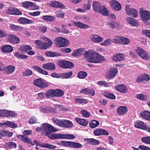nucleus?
I'll list each match as a JSON object with an SVG mask.
<instances>
[{
    "label": "nucleus",
    "instance_id": "obj_59",
    "mask_svg": "<svg viewBox=\"0 0 150 150\" xmlns=\"http://www.w3.org/2000/svg\"><path fill=\"white\" fill-rule=\"evenodd\" d=\"M122 36H118L115 37L112 40V41L114 43L118 44L121 43Z\"/></svg>",
    "mask_w": 150,
    "mask_h": 150
},
{
    "label": "nucleus",
    "instance_id": "obj_20",
    "mask_svg": "<svg viewBox=\"0 0 150 150\" xmlns=\"http://www.w3.org/2000/svg\"><path fill=\"white\" fill-rule=\"evenodd\" d=\"M40 111L42 112L48 113L49 112H50L54 113L55 112L54 109L50 107L42 106L40 108Z\"/></svg>",
    "mask_w": 150,
    "mask_h": 150
},
{
    "label": "nucleus",
    "instance_id": "obj_52",
    "mask_svg": "<svg viewBox=\"0 0 150 150\" xmlns=\"http://www.w3.org/2000/svg\"><path fill=\"white\" fill-rule=\"evenodd\" d=\"M61 78L63 79H68L71 77L72 75V72L70 71L68 73H63L61 74Z\"/></svg>",
    "mask_w": 150,
    "mask_h": 150
},
{
    "label": "nucleus",
    "instance_id": "obj_21",
    "mask_svg": "<svg viewBox=\"0 0 150 150\" xmlns=\"http://www.w3.org/2000/svg\"><path fill=\"white\" fill-rule=\"evenodd\" d=\"M126 20L128 23L134 26H137L138 25V21L135 18L127 17L126 18Z\"/></svg>",
    "mask_w": 150,
    "mask_h": 150
},
{
    "label": "nucleus",
    "instance_id": "obj_6",
    "mask_svg": "<svg viewBox=\"0 0 150 150\" xmlns=\"http://www.w3.org/2000/svg\"><path fill=\"white\" fill-rule=\"evenodd\" d=\"M140 13L142 20L146 24L147 21L150 19V12L141 9Z\"/></svg>",
    "mask_w": 150,
    "mask_h": 150
},
{
    "label": "nucleus",
    "instance_id": "obj_32",
    "mask_svg": "<svg viewBox=\"0 0 150 150\" xmlns=\"http://www.w3.org/2000/svg\"><path fill=\"white\" fill-rule=\"evenodd\" d=\"M75 120L77 123L84 126H86L88 123L87 121L85 119L76 117L75 118Z\"/></svg>",
    "mask_w": 150,
    "mask_h": 150
},
{
    "label": "nucleus",
    "instance_id": "obj_26",
    "mask_svg": "<svg viewBox=\"0 0 150 150\" xmlns=\"http://www.w3.org/2000/svg\"><path fill=\"white\" fill-rule=\"evenodd\" d=\"M9 40L11 43L17 44L19 43L20 40L19 38L13 35H10L9 38Z\"/></svg>",
    "mask_w": 150,
    "mask_h": 150
},
{
    "label": "nucleus",
    "instance_id": "obj_48",
    "mask_svg": "<svg viewBox=\"0 0 150 150\" xmlns=\"http://www.w3.org/2000/svg\"><path fill=\"white\" fill-rule=\"evenodd\" d=\"M4 124L5 125L13 128H16L17 127L16 124L13 122L9 121H6L4 123Z\"/></svg>",
    "mask_w": 150,
    "mask_h": 150
},
{
    "label": "nucleus",
    "instance_id": "obj_62",
    "mask_svg": "<svg viewBox=\"0 0 150 150\" xmlns=\"http://www.w3.org/2000/svg\"><path fill=\"white\" fill-rule=\"evenodd\" d=\"M81 112L82 115L84 117H88L90 116V113L84 110H81Z\"/></svg>",
    "mask_w": 150,
    "mask_h": 150
},
{
    "label": "nucleus",
    "instance_id": "obj_11",
    "mask_svg": "<svg viewBox=\"0 0 150 150\" xmlns=\"http://www.w3.org/2000/svg\"><path fill=\"white\" fill-rule=\"evenodd\" d=\"M94 134L96 136H98L101 135H108L109 133L104 129L101 128H97L95 129L93 131Z\"/></svg>",
    "mask_w": 150,
    "mask_h": 150
},
{
    "label": "nucleus",
    "instance_id": "obj_42",
    "mask_svg": "<svg viewBox=\"0 0 150 150\" xmlns=\"http://www.w3.org/2000/svg\"><path fill=\"white\" fill-rule=\"evenodd\" d=\"M20 50L23 52H26L28 50H31L32 48L30 45H24L20 47Z\"/></svg>",
    "mask_w": 150,
    "mask_h": 150
},
{
    "label": "nucleus",
    "instance_id": "obj_37",
    "mask_svg": "<svg viewBox=\"0 0 150 150\" xmlns=\"http://www.w3.org/2000/svg\"><path fill=\"white\" fill-rule=\"evenodd\" d=\"M54 97H61L64 94V91L60 89H57L54 90Z\"/></svg>",
    "mask_w": 150,
    "mask_h": 150
},
{
    "label": "nucleus",
    "instance_id": "obj_4",
    "mask_svg": "<svg viewBox=\"0 0 150 150\" xmlns=\"http://www.w3.org/2000/svg\"><path fill=\"white\" fill-rule=\"evenodd\" d=\"M125 9L126 13L129 16L133 17H136L138 16V11L132 8L131 5H125Z\"/></svg>",
    "mask_w": 150,
    "mask_h": 150
},
{
    "label": "nucleus",
    "instance_id": "obj_10",
    "mask_svg": "<svg viewBox=\"0 0 150 150\" xmlns=\"http://www.w3.org/2000/svg\"><path fill=\"white\" fill-rule=\"evenodd\" d=\"M58 64L61 67L65 68H71L73 67V64L71 62L63 60H59Z\"/></svg>",
    "mask_w": 150,
    "mask_h": 150
},
{
    "label": "nucleus",
    "instance_id": "obj_45",
    "mask_svg": "<svg viewBox=\"0 0 150 150\" xmlns=\"http://www.w3.org/2000/svg\"><path fill=\"white\" fill-rule=\"evenodd\" d=\"M74 24L77 27L82 28H87L89 27L87 25L80 22H74Z\"/></svg>",
    "mask_w": 150,
    "mask_h": 150
},
{
    "label": "nucleus",
    "instance_id": "obj_46",
    "mask_svg": "<svg viewBox=\"0 0 150 150\" xmlns=\"http://www.w3.org/2000/svg\"><path fill=\"white\" fill-rule=\"evenodd\" d=\"M86 141L92 145H98L100 143L98 141L93 139H87Z\"/></svg>",
    "mask_w": 150,
    "mask_h": 150
},
{
    "label": "nucleus",
    "instance_id": "obj_24",
    "mask_svg": "<svg viewBox=\"0 0 150 150\" xmlns=\"http://www.w3.org/2000/svg\"><path fill=\"white\" fill-rule=\"evenodd\" d=\"M85 51V49L79 48L74 50L72 53V55L74 56L78 57L82 54Z\"/></svg>",
    "mask_w": 150,
    "mask_h": 150
},
{
    "label": "nucleus",
    "instance_id": "obj_54",
    "mask_svg": "<svg viewBox=\"0 0 150 150\" xmlns=\"http://www.w3.org/2000/svg\"><path fill=\"white\" fill-rule=\"evenodd\" d=\"M130 42V40L129 39L126 38L122 37L121 44L123 45H128Z\"/></svg>",
    "mask_w": 150,
    "mask_h": 150
},
{
    "label": "nucleus",
    "instance_id": "obj_64",
    "mask_svg": "<svg viewBox=\"0 0 150 150\" xmlns=\"http://www.w3.org/2000/svg\"><path fill=\"white\" fill-rule=\"evenodd\" d=\"M111 39H107L103 42L101 43L100 45L102 46H106L110 44L111 42Z\"/></svg>",
    "mask_w": 150,
    "mask_h": 150
},
{
    "label": "nucleus",
    "instance_id": "obj_27",
    "mask_svg": "<svg viewBox=\"0 0 150 150\" xmlns=\"http://www.w3.org/2000/svg\"><path fill=\"white\" fill-rule=\"evenodd\" d=\"M150 79L149 75L147 74L142 75L138 77L136 80V82L139 83L141 81L143 80L148 81Z\"/></svg>",
    "mask_w": 150,
    "mask_h": 150
},
{
    "label": "nucleus",
    "instance_id": "obj_57",
    "mask_svg": "<svg viewBox=\"0 0 150 150\" xmlns=\"http://www.w3.org/2000/svg\"><path fill=\"white\" fill-rule=\"evenodd\" d=\"M104 96L106 97L113 99H115V97L113 94L105 92L104 93Z\"/></svg>",
    "mask_w": 150,
    "mask_h": 150
},
{
    "label": "nucleus",
    "instance_id": "obj_17",
    "mask_svg": "<svg viewBox=\"0 0 150 150\" xmlns=\"http://www.w3.org/2000/svg\"><path fill=\"white\" fill-rule=\"evenodd\" d=\"M6 12L11 15H21L22 14L20 11L16 8H8Z\"/></svg>",
    "mask_w": 150,
    "mask_h": 150
},
{
    "label": "nucleus",
    "instance_id": "obj_7",
    "mask_svg": "<svg viewBox=\"0 0 150 150\" xmlns=\"http://www.w3.org/2000/svg\"><path fill=\"white\" fill-rule=\"evenodd\" d=\"M55 40L56 42V45L58 47H67L69 45V41L64 38L58 37L55 39Z\"/></svg>",
    "mask_w": 150,
    "mask_h": 150
},
{
    "label": "nucleus",
    "instance_id": "obj_43",
    "mask_svg": "<svg viewBox=\"0 0 150 150\" xmlns=\"http://www.w3.org/2000/svg\"><path fill=\"white\" fill-rule=\"evenodd\" d=\"M40 146L42 147L50 149H54L56 146L52 144H50L48 143H43L40 145Z\"/></svg>",
    "mask_w": 150,
    "mask_h": 150
},
{
    "label": "nucleus",
    "instance_id": "obj_55",
    "mask_svg": "<svg viewBox=\"0 0 150 150\" xmlns=\"http://www.w3.org/2000/svg\"><path fill=\"white\" fill-rule=\"evenodd\" d=\"M10 28L14 30H20L22 29V28L18 25H16L13 24H10Z\"/></svg>",
    "mask_w": 150,
    "mask_h": 150
},
{
    "label": "nucleus",
    "instance_id": "obj_58",
    "mask_svg": "<svg viewBox=\"0 0 150 150\" xmlns=\"http://www.w3.org/2000/svg\"><path fill=\"white\" fill-rule=\"evenodd\" d=\"M142 141L144 143L147 144H150V137H145L142 138Z\"/></svg>",
    "mask_w": 150,
    "mask_h": 150
},
{
    "label": "nucleus",
    "instance_id": "obj_28",
    "mask_svg": "<svg viewBox=\"0 0 150 150\" xmlns=\"http://www.w3.org/2000/svg\"><path fill=\"white\" fill-rule=\"evenodd\" d=\"M1 49L2 51L5 53L11 52L13 50V47L9 45H4L1 47Z\"/></svg>",
    "mask_w": 150,
    "mask_h": 150
},
{
    "label": "nucleus",
    "instance_id": "obj_31",
    "mask_svg": "<svg viewBox=\"0 0 150 150\" xmlns=\"http://www.w3.org/2000/svg\"><path fill=\"white\" fill-rule=\"evenodd\" d=\"M117 72V68H112L111 69L109 72L108 77L109 78H112L114 77Z\"/></svg>",
    "mask_w": 150,
    "mask_h": 150
},
{
    "label": "nucleus",
    "instance_id": "obj_34",
    "mask_svg": "<svg viewBox=\"0 0 150 150\" xmlns=\"http://www.w3.org/2000/svg\"><path fill=\"white\" fill-rule=\"evenodd\" d=\"M33 68L34 69L40 74L45 75H47L48 74V73L47 71L38 66H33Z\"/></svg>",
    "mask_w": 150,
    "mask_h": 150
},
{
    "label": "nucleus",
    "instance_id": "obj_18",
    "mask_svg": "<svg viewBox=\"0 0 150 150\" xmlns=\"http://www.w3.org/2000/svg\"><path fill=\"white\" fill-rule=\"evenodd\" d=\"M49 4L51 6L53 7L60 8L61 9L65 8L64 5L57 1H52L50 2Z\"/></svg>",
    "mask_w": 150,
    "mask_h": 150
},
{
    "label": "nucleus",
    "instance_id": "obj_9",
    "mask_svg": "<svg viewBox=\"0 0 150 150\" xmlns=\"http://www.w3.org/2000/svg\"><path fill=\"white\" fill-rule=\"evenodd\" d=\"M104 60V57L95 52L93 56L89 62L98 63L102 62Z\"/></svg>",
    "mask_w": 150,
    "mask_h": 150
},
{
    "label": "nucleus",
    "instance_id": "obj_25",
    "mask_svg": "<svg viewBox=\"0 0 150 150\" xmlns=\"http://www.w3.org/2000/svg\"><path fill=\"white\" fill-rule=\"evenodd\" d=\"M125 57V56L123 54H116L113 56V60L116 62L121 61L124 59Z\"/></svg>",
    "mask_w": 150,
    "mask_h": 150
},
{
    "label": "nucleus",
    "instance_id": "obj_40",
    "mask_svg": "<svg viewBox=\"0 0 150 150\" xmlns=\"http://www.w3.org/2000/svg\"><path fill=\"white\" fill-rule=\"evenodd\" d=\"M144 123L142 121H139L137 122L134 125V126L137 128L141 129H143L145 128Z\"/></svg>",
    "mask_w": 150,
    "mask_h": 150
},
{
    "label": "nucleus",
    "instance_id": "obj_30",
    "mask_svg": "<svg viewBox=\"0 0 150 150\" xmlns=\"http://www.w3.org/2000/svg\"><path fill=\"white\" fill-rule=\"evenodd\" d=\"M18 21L19 23L23 24H33L34 23L32 21L23 17L19 18Z\"/></svg>",
    "mask_w": 150,
    "mask_h": 150
},
{
    "label": "nucleus",
    "instance_id": "obj_51",
    "mask_svg": "<svg viewBox=\"0 0 150 150\" xmlns=\"http://www.w3.org/2000/svg\"><path fill=\"white\" fill-rule=\"evenodd\" d=\"M42 18L43 20L49 22H52L55 20L54 17L49 16H44Z\"/></svg>",
    "mask_w": 150,
    "mask_h": 150
},
{
    "label": "nucleus",
    "instance_id": "obj_8",
    "mask_svg": "<svg viewBox=\"0 0 150 150\" xmlns=\"http://www.w3.org/2000/svg\"><path fill=\"white\" fill-rule=\"evenodd\" d=\"M136 52L142 59L147 60L149 59L150 56L144 50L140 47H137Z\"/></svg>",
    "mask_w": 150,
    "mask_h": 150
},
{
    "label": "nucleus",
    "instance_id": "obj_33",
    "mask_svg": "<svg viewBox=\"0 0 150 150\" xmlns=\"http://www.w3.org/2000/svg\"><path fill=\"white\" fill-rule=\"evenodd\" d=\"M140 116L145 119L150 120V112L147 111H145L141 112L140 113Z\"/></svg>",
    "mask_w": 150,
    "mask_h": 150
},
{
    "label": "nucleus",
    "instance_id": "obj_29",
    "mask_svg": "<svg viewBox=\"0 0 150 150\" xmlns=\"http://www.w3.org/2000/svg\"><path fill=\"white\" fill-rule=\"evenodd\" d=\"M91 39L92 41L96 42H100L103 40V38L97 35H92L91 36Z\"/></svg>",
    "mask_w": 150,
    "mask_h": 150
},
{
    "label": "nucleus",
    "instance_id": "obj_56",
    "mask_svg": "<svg viewBox=\"0 0 150 150\" xmlns=\"http://www.w3.org/2000/svg\"><path fill=\"white\" fill-rule=\"evenodd\" d=\"M87 73L84 71H79L77 74V77L80 79H84L87 76Z\"/></svg>",
    "mask_w": 150,
    "mask_h": 150
},
{
    "label": "nucleus",
    "instance_id": "obj_50",
    "mask_svg": "<svg viewBox=\"0 0 150 150\" xmlns=\"http://www.w3.org/2000/svg\"><path fill=\"white\" fill-rule=\"evenodd\" d=\"M99 124V122L98 121L95 120H93L90 123L89 125L91 128H93L97 127Z\"/></svg>",
    "mask_w": 150,
    "mask_h": 150
},
{
    "label": "nucleus",
    "instance_id": "obj_47",
    "mask_svg": "<svg viewBox=\"0 0 150 150\" xmlns=\"http://www.w3.org/2000/svg\"><path fill=\"white\" fill-rule=\"evenodd\" d=\"M22 6L25 8H29L34 6L33 3L30 1H25L22 3Z\"/></svg>",
    "mask_w": 150,
    "mask_h": 150
},
{
    "label": "nucleus",
    "instance_id": "obj_19",
    "mask_svg": "<svg viewBox=\"0 0 150 150\" xmlns=\"http://www.w3.org/2000/svg\"><path fill=\"white\" fill-rule=\"evenodd\" d=\"M18 138L22 140L24 143H30L33 145L34 144H33L31 141L30 139H29L26 135H18Z\"/></svg>",
    "mask_w": 150,
    "mask_h": 150
},
{
    "label": "nucleus",
    "instance_id": "obj_53",
    "mask_svg": "<svg viewBox=\"0 0 150 150\" xmlns=\"http://www.w3.org/2000/svg\"><path fill=\"white\" fill-rule=\"evenodd\" d=\"M101 11H102L99 12V13H101L103 15L107 16L109 15V11L105 6H103L101 8Z\"/></svg>",
    "mask_w": 150,
    "mask_h": 150
},
{
    "label": "nucleus",
    "instance_id": "obj_13",
    "mask_svg": "<svg viewBox=\"0 0 150 150\" xmlns=\"http://www.w3.org/2000/svg\"><path fill=\"white\" fill-rule=\"evenodd\" d=\"M111 6L113 9L117 11L120 10L122 8L121 4L117 1L115 0L112 1Z\"/></svg>",
    "mask_w": 150,
    "mask_h": 150
},
{
    "label": "nucleus",
    "instance_id": "obj_44",
    "mask_svg": "<svg viewBox=\"0 0 150 150\" xmlns=\"http://www.w3.org/2000/svg\"><path fill=\"white\" fill-rule=\"evenodd\" d=\"M45 54L47 56L51 57H57L60 56V54L58 53L50 51L46 52Z\"/></svg>",
    "mask_w": 150,
    "mask_h": 150
},
{
    "label": "nucleus",
    "instance_id": "obj_15",
    "mask_svg": "<svg viewBox=\"0 0 150 150\" xmlns=\"http://www.w3.org/2000/svg\"><path fill=\"white\" fill-rule=\"evenodd\" d=\"M93 10L96 12L99 13L101 11V8L103 6L99 2L94 1L93 4Z\"/></svg>",
    "mask_w": 150,
    "mask_h": 150
},
{
    "label": "nucleus",
    "instance_id": "obj_49",
    "mask_svg": "<svg viewBox=\"0 0 150 150\" xmlns=\"http://www.w3.org/2000/svg\"><path fill=\"white\" fill-rule=\"evenodd\" d=\"M62 139H74L76 138V137L73 134H62Z\"/></svg>",
    "mask_w": 150,
    "mask_h": 150
},
{
    "label": "nucleus",
    "instance_id": "obj_63",
    "mask_svg": "<svg viewBox=\"0 0 150 150\" xmlns=\"http://www.w3.org/2000/svg\"><path fill=\"white\" fill-rule=\"evenodd\" d=\"M71 142L70 141H61V145L64 146H68L70 147Z\"/></svg>",
    "mask_w": 150,
    "mask_h": 150
},
{
    "label": "nucleus",
    "instance_id": "obj_2",
    "mask_svg": "<svg viewBox=\"0 0 150 150\" xmlns=\"http://www.w3.org/2000/svg\"><path fill=\"white\" fill-rule=\"evenodd\" d=\"M58 130V129L48 124L44 123L42 125V134L43 135H45L47 136L52 132H57Z\"/></svg>",
    "mask_w": 150,
    "mask_h": 150
},
{
    "label": "nucleus",
    "instance_id": "obj_35",
    "mask_svg": "<svg viewBox=\"0 0 150 150\" xmlns=\"http://www.w3.org/2000/svg\"><path fill=\"white\" fill-rule=\"evenodd\" d=\"M62 134H57V133H52L49 134L47 137L52 139H62Z\"/></svg>",
    "mask_w": 150,
    "mask_h": 150
},
{
    "label": "nucleus",
    "instance_id": "obj_1",
    "mask_svg": "<svg viewBox=\"0 0 150 150\" xmlns=\"http://www.w3.org/2000/svg\"><path fill=\"white\" fill-rule=\"evenodd\" d=\"M43 39L47 42H43L39 40H36L35 41V44L39 46L40 49H46L49 48L52 44L53 42L52 40L47 38L44 37Z\"/></svg>",
    "mask_w": 150,
    "mask_h": 150
},
{
    "label": "nucleus",
    "instance_id": "obj_41",
    "mask_svg": "<svg viewBox=\"0 0 150 150\" xmlns=\"http://www.w3.org/2000/svg\"><path fill=\"white\" fill-rule=\"evenodd\" d=\"M83 147V145L78 142H71V148H81Z\"/></svg>",
    "mask_w": 150,
    "mask_h": 150
},
{
    "label": "nucleus",
    "instance_id": "obj_61",
    "mask_svg": "<svg viewBox=\"0 0 150 150\" xmlns=\"http://www.w3.org/2000/svg\"><path fill=\"white\" fill-rule=\"evenodd\" d=\"M33 74V72L30 69H27L25 70L23 73V75L24 76H30Z\"/></svg>",
    "mask_w": 150,
    "mask_h": 150
},
{
    "label": "nucleus",
    "instance_id": "obj_39",
    "mask_svg": "<svg viewBox=\"0 0 150 150\" xmlns=\"http://www.w3.org/2000/svg\"><path fill=\"white\" fill-rule=\"evenodd\" d=\"M106 24L110 28H114L118 26V24L117 23L110 21H108Z\"/></svg>",
    "mask_w": 150,
    "mask_h": 150
},
{
    "label": "nucleus",
    "instance_id": "obj_3",
    "mask_svg": "<svg viewBox=\"0 0 150 150\" xmlns=\"http://www.w3.org/2000/svg\"><path fill=\"white\" fill-rule=\"evenodd\" d=\"M52 120L56 125L62 127L70 128L73 126L72 123L69 120H59L55 118H53Z\"/></svg>",
    "mask_w": 150,
    "mask_h": 150
},
{
    "label": "nucleus",
    "instance_id": "obj_5",
    "mask_svg": "<svg viewBox=\"0 0 150 150\" xmlns=\"http://www.w3.org/2000/svg\"><path fill=\"white\" fill-rule=\"evenodd\" d=\"M34 84L40 88H44L47 87L49 85V83L41 79H37L34 80Z\"/></svg>",
    "mask_w": 150,
    "mask_h": 150
},
{
    "label": "nucleus",
    "instance_id": "obj_36",
    "mask_svg": "<svg viewBox=\"0 0 150 150\" xmlns=\"http://www.w3.org/2000/svg\"><path fill=\"white\" fill-rule=\"evenodd\" d=\"M5 71L7 74H10L13 73L15 69L14 66L9 65L5 67L4 68Z\"/></svg>",
    "mask_w": 150,
    "mask_h": 150
},
{
    "label": "nucleus",
    "instance_id": "obj_60",
    "mask_svg": "<svg viewBox=\"0 0 150 150\" xmlns=\"http://www.w3.org/2000/svg\"><path fill=\"white\" fill-rule=\"evenodd\" d=\"M137 97L138 99L143 100H145L147 99L146 96L142 94L137 95Z\"/></svg>",
    "mask_w": 150,
    "mask_h": 150
},
{
    "label": "nucleus",
    "instance_id": "obj_14",
    "mask_svg": "<svg viewBox=\"0 0 150 150\" xmlns=\"http://www.w3.org/2000/svg\"><path fill=\"white\" fill-rule=\"evenodd\" d=\"M42 68L45 70L52 71L56 69L55 66L53 63H46L42 65Z\"/></svg>",
    "mask_w": 150,
    "mask_h": 150
},
{
    "label": "nucleus",
    "instance_id": "obj_23",
    "mask_svg": "<svg viewBox=\"0 0 150 150\" xmlns=\"http://www.w3.org/2000/svg\"><path fill=\"white\" fill-rule=\"evenodd\" d=\"M127 108L126 106H121L117 108V112L120 115H123L127 112Z\"/></svg>",
    "mask_w": 150,
    "mask_h": 150
},
{
    "label": "nucleus",
    "instance_id": "obj_22",
    "mask_svg": "<svg viewBox=\"0 0 150 150\" xmlns=\"http://www.w3.org/2000/svg\"><path fill=\"white\" fill-rule=\"evenodd\" d=\"M115 89L119 92L123 93H126L127 91V88L122 84L116 86Z\"/></svg>",
    "mask_w": 150,
    "mask_h": 150
},
{
    "label": "nucleus",
    "instance_id": "obj_16",
    "mask_svg": "<svg viewBox=\"0 0 150 150\" xmlns=\"http://www.w3.org/2000/svg\"><path fill=\"white\" fill-rule=\"evenodd\" d=\"M2 116L5 117H13L16 116V113L13 111L2 110Z\"/></svg>",
    "mask_w": 150,
    "mask_h": 150
},
{
    "label": "nucleus",
    "instance_id": "obj_38",
    "mask_svg": "<svg viewBox=\"0 0 150 150\" xmlns=\"http://www.w3.org/2000/svg\"><path fill=\"white\" fill-rule=\"evenodd\" d=\"M45 96L47 98L54 97V89L48 90L45 94Z\"/></svg>",
    "mask_w": 150,
    "mask_h": 150
},
{
    "label": "nucleus",
    "instance_id": "obj_12",
    "mask_svg": "<svg viewBox=\"0 0 150 150\" xmlns=\"http://www.w3.org/2000/svg\"><path fill=\"white\" fill-rule=\"evenodd\" d=\"M95 52L92 50L85 52L83 53L85 60L87 62H89V61L91 59Z\"/></svg>",
    "mask_w": 150,
    "mask_h": 150
}]
</instances>
